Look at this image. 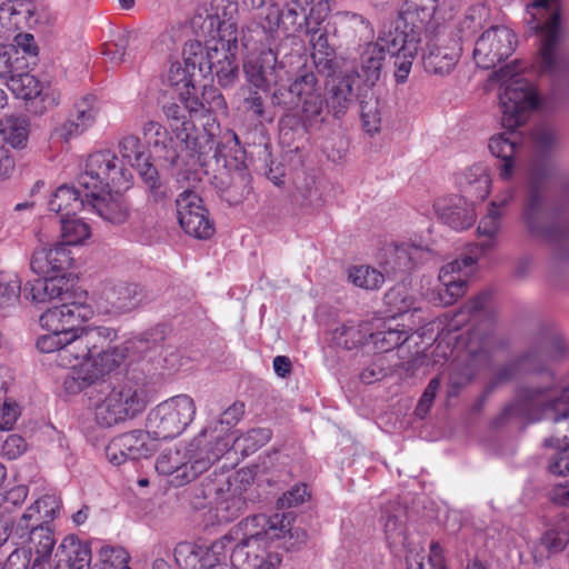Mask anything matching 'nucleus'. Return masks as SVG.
<instances>
[{"instance_id":"obj_1","label":"nucleus","mask_w":569,"mask_h":569,"mask_svg":"<svg viewBox=\"0 0 569 569\" xmlns=\"http://www.w3.org/2000/svg\"><path fill=\"white\" fill-rule=\"evenodd\" d=\"M292 520L291 512L248 517L209 547L179 543L176 562L181 569H279L271 543L290 532Z\"/></svg>"},{"instance_id":"obj_2","label":"nucleus","mask_w":569,"mask_h":569,"mask_svg":"<svg viewBox=\"0 0 569 569\" xmlns=\"http://www.w3.org/2000/svg\"><path fill=\"white\" fill-rule=\"evenodd\" d=\"M121 159L114 151L103 149L91 152L84 162L79 184L87 190V201L92 211L104 221L121 224L129 217V206L122 192L133 184V173L142 174L140 139L129 136L120 142Z\"/></svg>"},{"instance_id":"obj_3","label":"nucleus","mask_w":569,"mask_h":569,"mask_svg":"<svg viewBox=\"0 0 569 569\" xmlns=\"http://www.w3.org/2000/svg\"><path fill=\"white\" fill-rule=\"evenodd\" d=\"M495 77L501 82V123L509 131L493 134L488 147L492 156L501 160L498 166L500 179L508 181L515 173V156L522 146V139L515 129L527 121L538 99L533 86L519 73L511 72L510 67L501 68Z\"/></svg>"},{"instance_id":"obj_4","label":"nucleus","mask_w":569,"mask_h":569,"mask_svg":"<svg viewBox=\"0 0 569 569\" xmlns=\"http://www.w3.org/2000/svg\"><path fill=\"white\" fill-rule=\"evenodd\" d=\"M194 33L206 40L201 44L200 73L214 76L222 88L232 87L238 79V32L233 22L220 20L211 8H200L191 18Z\"/></svg>"},{"instance_id":"obj_5","label":"nucleus","mask_w":569,"mask_h":569,"mask_svg":"<svg viewBox=\"0 0 569 569\" xmlns=\"http://www.w3.org/2000/svg\"><path fill=\"white\" fill-rule=\"evenodd\" d=\"M549 376L543 385L522 388L506 413L530 422L551 420L552 435L543 441L545 448H557L569 443V375L557 385H549Z\"/></svg>"},{"instance_id":"obj_6","label":"nucleus","mask_w":569,"mask_h":569,"mask_svg":"<svg viewBox=\"0 0 569 569\" xmlns=\"http://www.w3.org/2000/svg\"><path fill=\"white\" fill-rule=\"evenodd\" d=\"M197 407L184 393L173 396L150 410L144 432L154 440H168L180 436L194 420Z\"/></svg>"},{"instance_id":"obj_7","label":"nucleus","mask_w":569,"mask_h":569,"mask_svg":"<svg viewBox=\"0 0 569 569\" xmlns=\"http://www.w3.org/2000/svg\"><path fill=\"white\" fill-rule=\"evenodd\" d=\"M193 98L199 104L196 110L184 109L179 103L171 102L163 107L167 118L170 120V128L179 143L186 149L192 148L194 124L188 119L189 117H216L227 116L228 104L222 93L212 86H204L201 99L198 97L197 90Z\"/></svg>"},{"instance_id":"obj_8","label":"nucleus","mask_w":569,"mask_h":569,"mask_svg":"<svg viewBox=\"0 0 569 569\" xmlns=\"http://www.w3.org/2000/svg\"><path fill=\"white\" fill-rule=\"evenodd\" d=\"M272 100L286 109L301 104V120L306 129L323 121V99L318 78L312 71L297 77L288 88L278 87Z\"/></svg>"},{"instance_id":"obj_9","label":"nucleus","mask_w":569,"mask_h":569,"mask_svg":"<svg viewBox=\"0 0 569 569\" xmlns=\"http://www.w3.org/2000/svg\"><path fill=\"white\" fill-rule=\"evenodd\" d=\"M209 429H202L186 447L163 450L157 458L156 470L170 477V483L184 486L208 470V460L199 458L198 450Z\"/></svg>"},{"instance_id":"obj_10","label":"nucleus","mask_w":569,"mask_h":569,"mask_svg":"<svg viewBox=\"0 0 569 569\" xmlns=\"http://www.w3.org/2000/svg\"><path fill=\"white\" fill-rule=\"evenodd\" d=\"M87 395L96 420L102 427L133 418L141 409L138 393L130 388L116 390L106 382H98Z\"/></svg>"},{"instance_id":"obj_11","label":"nucleus","mask_w":569,"mask_h":569,"mask_svg":"<svg viewBox=\"0 0 569 569\" xmlns=\"http://www.w3.org/2000/svg\"><path fill=\"white\" fill-rule=\"evenodd\" d=\"M558 0H533L527 11L533 28L540 33L539 68L548 74L559 69L556 48L560 38V17Z\"/></svg>"},{"instance_id":"obj_12","label":"nucleus","mask_w":569,"mask_h":569,"mask_svg":"<svg viewBox=\"0 0 569 569\" xmlns=\"http://www.w3.org/2000/svg\"><path fill=\"white\" fill-rule=\"evenodd\" d=\"M254 473L249 468L239 469L219 479L214 491V512L218 522L238 518L247 508V492L252 486Z\"/></svg>"},{"instance_id":"obj_13","label":"nucleus","mask_w":569,"mask_h":569,"mask_svg":"<svg viewBox=\"0 0 569 569\" xmlns=\"http://www.w3.org/2000/svg\"><path fill=\"white\" fill-rule=\"evenodd\" d=\"M201 61V42L199 40L189 41L183 48L182 62L171 63L168 70L167 83L184 109L196 110V107L199 106L193 93L197 90L194 74L196 70L200 72Z\"/></svg>"},{"instance_id":"obj_14","label":"nucleus","mask_w":569,"mask_h":569,"mask_svg":"<svg viewBox=\"0 0 569 569\" xmlns=\"http://www.w3.org/2000/svg\"><path fill=\"white\" fill-rule=\"evenodd\" d=\"M479 256L466 254L445 264L439 271L440 287L429 298L433 303L442 306L453 305L466 293L467 281L475 272Z\"/></svg>"},{"instance_id":"obj_15","label":"nucleus","mask_w":569,"mask_h":569,"mask_svg":"<svg viewBox=\"0 0 569 569\" xmlns=\"http://www.w3.org/2000/svg\"><path fill=\"white\" fill-rule=\"evenodd\" d=\"M516 36L506 26H495L481 33L473 49V59L478 67L490 69L503 61L515 51Z\"/></svg>"},{"instance_id":"obj_16","label":"nucleus","mask_w":569,"mask_h":569,"mask_svg":"<svg viewBox=\"0 0 569 569\" xmlns=\"http://www.w3.org/2000/svg\"><path fill=\"white\" fill-rule=\"evenodd\" d=\"M99 113L100 106L94 96L81 97L76 101L70 117L52 127L50 139L54 142L68 143L93 127Z\"/></svg>"},{"instance_id":"obj_17","label":"nucleus","mask_w":569,"mask_h":569,"mask_svg":"<svg viewBox=\"0 0 569 569\" xmlns=\"http://www.w3.org/2000/svg\"><path fill=\"white\" fill-rule=\"evenodd\" d=\"M106 328H81L66 336L56 362L60 367L79 368L106 342Z\"/></svg>"},{"instance_id":"obj_18","label":"nucleus","mask_w":569,"mask_h":569,"mask_svg":"<svg viewBox=\"0 0 569 569\" xmlns=\"http://www.w3.org/2000/svg\"><path fill=\"white\" fill-rule=\"evenodd\" d=\"M176 207L179 224L186 233L198 239H208L213 234V223L197 192L182 191L176 200Z\"/></svg>"},{"instance_id":"obj_19","label":"nucleus","mask_w":569,"mask_h":569,"mask_svg":"<svg viewBox=\"0 0 569 569\" xmlns=\"http://www.w3.org/2000/svg\"><path fill=\"white\" fill-rule=\"evenodd\" d=\"M92 308L84 302H67L44 311L39 319L40 326L52 332L69 336L79 330L81 322L92 318Z\"/></svg>"},{"instance_id":"obj_20","label":"nucleus","mask_w":569,"mask_h":569,"mask_svg":"<svg viewBox=\"0 0 569 569\" xmlns=\"http://www.w3.org/2000/svg\"><path fill=\"white\" fill-rule=\"evenodd\" d=\"M390 31L381 32L376 41H367L358 46V62L356 78L362 79L367 87L372 88L380 79L386 53L390 50L388 44Z\"/></svg>"},{"instance_id":"obj_21","label":"nucleus","mask_w":569,"mask_h":569,"mask_svg":"<svg viewBox=\"0 0 569 569\" xmlns=\"http://www.w3.org/2000/svg\"><path fill=\"white\" fill-rule=\"evenodd\" d=\"M420 38L417 31L401 30L396 27L390 30L389 53L395 56V80L398 84L405 83L411 72L412 62L419 50Z\"/></svg>"},{"instance_id":"obj_22","label":"nucleus","mask_w":569,"mask_h":569,"mask_svg":"<svg viewBox=\"0 0 569 569\" xmlns=\"http://www.w3.org/2000/svg\"><path fill=\"white\" fill-rule=\"evenodd\" d=\"M443 34H437L435 40L427 43L422 53L423 68L428 73L445 76L450 73L459 61L461 47L453 40L449 46H443Z\"/></svg>"},{"instance_id":"obj_23","label":"nucleus","mask_w":569,"mask_h":569,"mask_svg":"<svg viewBox=\"0 0 569 569\" xmlns=\"http://www.w3.org/2000/svg\"><path fill=\"white\" fill-rule=\"evenodd\" d=\"M283 69L278 63L277 53L271 49L261 51L258 57L249 58L243 63V72L247 81L257 89L267 90L270 84H278L282 77L279 74Z\"/></svg>"},{"instance_id":"obj_24","label":"nucleus","mask_w":569,"mask_h":569,"mask_svg":"<svg viewBox=\"0 0 569 569\" xmlns=\"http://www.w3.org/2000/svg\"><path fill=\"white\" fill-rule=\"evenodd\" d=\"M71 251L61 243L52 247H39L31 257V270L39 276L60 274L67 277V271L72 266Z\"/></svg>"},{"instance_id":"obj_25","label":"nucleus","mask_w":569,"mask_h":569,"mask_svg":"<svg viewBox=\"0 0 569 569\" xmlns=\"http://www.w3.org/2000/svg\"><path fill=\"white\" fill-rule=\"evenodd\" d=\"M7 87L17 98L23 100L39 97L46 109L60 103L61 96L57 89L50 86L43 87L33 74L28 72L11 74Z\"/></svg>"},{"instance_id":"obj_26","label":"nucleus","mask_w":569,"mask_h":569,"mask_svg":"<svg viewBox=\"0 0 569 569\" xmlns=\"http://www.w3.org/2000/svg\"><path fill=\"white\" fill-rule=\"evenodd\" d=\"M437 217L455 230L471 227L476 220L475 209L469 200L460 196H450L435 202Z\"/></svg>"},{"instance_id":"obj_27","label":"nucleus","mask_w":569,"mask_h":569,"mask_svg":"<svg viewBox=\"0 0 569 569\" xmlns=\"http://www.w3.org/2000/svg\"><path fill=\"white\" fill-rule=\"evenodd\" d=\"M490 169L485 163L472 164L459 179L461 197L470 202L483 201L490 193Z\"/></svg>"},{"instance_id":"obj_28","label":"nucleus","mask_w":569,"mask_h":569,"mask_svg":"<svg viewBox=\"0 0 569 569\" xmlns=\"http://www.w3.org/2000/svg\"><path fill=\"white\" fill-rule=\"evenodd\" d=\"M54 557L58 563H64L69 569H92L90 545L76 535H68L61 540Z\"/></svg>"},{"instance_id":"obj_29","label":"nucleus","mask_w":569,"mask_h":569,"mask_svg":"<svg viewBox=\"0 0 569 569\" xmlns=\"http://www.w3.org/2000/svg\"><path fill=\"white\" fill-rule=\"evenodd\" d=\"M138 289V284L133 283H108L103 287L100 299L106 302V309L108 312H128L139 302Z\"/></svg>"},{"instance_id":"obj_30","label":"nucleus","mask_w":569,"mask_h":569,"mask_svg":"<svg viewBox=\"0 0 569 569\" xmlns=\"http://www.w3.org/2000/svg\"><path fill=\"white\" fill-rule=\"evenodd\" d=\"M420 248L409 243H389L379 253V263L387 274L409 269L418 259Z\"/></svg>"},{"instance_id":"obj_31","label":"nucleus","mask_w":569,"mask_h":569,"mask_svg":"<svg viewBox=\"0 0 569 569\" xmlns=\"http://www.w3.org/2000/svg\"><path fill=\"white\" fill-rule=\"evenodd\" d=\"M49 210L59 213L61 218L74 216L81 209H89L92 207L87 201V190L81 194L80 191L72 186H60L51 196L48 202Z\"/></svg>"},{"instance_id":"obj_32","label":"nucleus","mask_w":569,"mask_h":569,"mask_svg":"<svg viewBox=\"0 0 569 569\" xmlns=\"http://www.w3.org/2000/svg\"><path fill=\"white\" fill-rule=\"evenodd\" d=\"M412 330V327L406 328L403 325L400 328L399 325L392 327L388 322L378 325L372 322V330L369 331V341L376 351L388 352L403 345L409 339Z\"/></svg>"},{"instance_id":"obj_33","label":"nucleus","mask_w":569,"mask_h":569,"mask_svg":"<svg viewBox=\"0 0 569 569\" xmlns=\"http://www.w3.org/2000/svg\"><path fill=\"white\" fill-rule=\"evenodd\" d=\"M128 356V348L123 346L99 348L93 352L89 360L83 363V370L92 373L98 381L121 365Z\"/></svg>"},{"instance_id":"obj_34","label":"nucleus","mask_w":569,"mask_h":569,"mask_svg":"<svg viewBox=\"0 0 569 569\" xmlns=\"http://www.w3.org/2000/svg\"><path fill=\"white\" fill-rule=\"evenodd\" d=\"M42 279L34 280L30 286L29 291L31 300L38 303H44L53 299H64L70 289L69 279L66 276L53 274L42 276Z\"/></svg>"},{"instance_id":"obj_35","label":"nucleus","mask_w":569,"mask_h":569,"mask_svg":"<svg viewBox=\"0 0 569 569\" xmlns=\"http://www.w3.org/2000/svg\"><path fill=\"white\" fill-rule=\"evenodd\" d=\"M109 460L114 465L121 463H139L142 457V440L140 439V431L134 430L129 433L122 435L117 443L108 448L107 452Z\"/></svg>"},{"instance_id":"obj_36","label":"nucleus","mask_w":569,"mask_h":569,"mask_svg":"<svg viewBox=\"0 0 569 569\" xmlns=\"http://www.w3.org/2000/svg\"><path fill=\"white\" fill-rule=\"evenodd\" d=\"M236 439L233 432L223 431L218 429L217 432L208 431L202 443L199 446V458L208 460V469L210 466L219 460L224 455L233 452V440Z\"/></svg>"},{"instance_id":"obj_37","label":"nucleus","mask_w":569,"mask_h":569,"mask_svg":"<svg viewBox=\"0 0 569 569\" xmlns=\"http://www.w3.org/2000/svg\"><path fill=\"white\" fill-rule=\"evenodd\" d=\"M372 322L347 321L332 332V340L338 347L347 350L359 348L369 342Z\"/></svg>"},{"instance_id":"obj_38","label":"nucleus","mask_w":569,"mask_h":569,"mask_svg":"<svg viewBox=\"0 0 569 569\" xmlns=\"http://www.w3.org/2000/svg\"><path fill=\"white\" fill-rule=\"evenodd\" d=\"M355 80L356 76L353 73H347L332 80L329 89L328 104L332 109L335 117L343 116L351 104Z\"/></svg>"},{"instance_id":"obj_39","label":"nucleus","mask_w":569,"mask_h":569,"mask_svg":"<svg viewBox=\"0 0 569 569\" xmlns=\"http://www.w3.org/2000/svg\"><path fill=\"white\" fill-rule=\"evenodd\" d=\"M547 212L543 197L538 190H531L523 210V220L529 231L539 237H549L545 228Z\"/></svg>"},{"instance_id":"obj_40","label":"nucleus","mask_w":569,"mask_h":569,"mask_svg":"<svg viewBox=\"0 0 569 569\" xmlns=\"http://www.w3.org/2000/svg\"><path fill=\"white\" fill-rule=\"evenodd\" d=\"M315 0H288L281 11V28L288 34H300L305 30V12Z\"/></svg>"},{"instance_id":"obj_41","label":"nucleus","mask_w":569,"mask_h":569,"mask_svg":"<svg viewBox=\"0 0 569 569\" xmlns=\"http://www.w3.org/2000/svg\"><path fill=\"white\" fill-rule=\"evenodd\" d=\"M30 123L26 117L10 116L1 123L3 139L13 148L22 149L27 146Z\"/></svg>"},{"instance_id":"obj_42","label":"nucleus","mask_w":569,"mask_h":569,"mask_svg":"<svg viewBox=\"0 0 569 569\" xmlns=\"http://www.w3.org/2000/svg\"><path fill=\"white\" fill-rule=\"evenodd\" d=\"M385 302L389 307L390 312L397 315H405L411 310L415 315L420 311L419 308L416 307V297L412 290L403 283L391 288L385 295Z\"/></svg>"},{"instance_id":"obj_43","label":"nucleus","mask_w":569,"mask_h":569,"mask_svg":"<svg viewBox=\"0 0 569 569\" xmlns=\"http://www.w3.org/2000/svg\"><path fill=\"white\" fill-rule=\"evenodd\" d=\"M62 243L67 246H77L83 243L91 236L90 226L76 214L60 218Z\"/></svg>"},{"instance_id":"obj_44","label":"nucleus","mask_w":569,"mask_h":569,"mask_svg":"<svg viewBox=\"0 0 569 569\" xmlns=\"http://www.w3.org/2000/svg\"><path fill=\"white\" fill-rule=\"evenodd\" d=\"M500 217L501 212L498 210V203L491 202L487 214L480 220L478 226L479 236L487 237L486 240L476 244V249L480 251V254L492 248L493 240L500 229Z\"/></svg>"},{"instance_id":"obj_45","label":"nucleus","mask_w":569,"mask_h":569,"mask_svg":"<svg viewBox=\"0 0 569 569\" xmlns=\"http://www.w3.org/2000/svg\"><path fill=\"white\" fill-rule=\"evenodd\" d=\"M271 439V431L268 428H253L233 440V452L247 457L256 452Z\"/></svg>"},{"instance_id":"obj_46","label":"nucleus","mask_w":569,"mask_h":569,"mask_svg":"<svg viewBox=\"0 0 569 569\" xmlns=\"http://www.w3.org/2000/svg\"><path fill=\"white\" fill-rule=\"evenodd\" d=\"M406 561L407 569H446L443 550L437 542L431 543L427 561L422 550L416 549L408 552Z\"/></svg>"},{"instance_id":"obj_47","label":"nucleus","mask_w":569,"mask_h":569,"mask_svg":"<svg viewBox=\"0 0 569 569\" xmlns=\"http://www.w3.org/2000/svg\"><path fill=\"white\" fill-rule=\"evenodd\" d=\"M333 22L337 28L349 30L359 38H372L375 34L373 27L362 16L349 11L337 12L333 16Z\"/></svg>"},{"instance_id":"obj_48","label":"nucleus","mask_w":569,"mask_h":569,"mask_svg":"<svg viewBox=\"0 0 569 569\" xmlns=\"http://www.w3.org/2000/svg\"><path fill=\"white\" fill-rule=\"evenodd\" d=\"M305 34L309 38V43L312 48V58L316 64H323V67L330 64L335 56V49L328 42L327 32L322 31L320 28L308 27V32Z\"/></svg>"},{"instance_id":"obj_49","label":"nucleus","mask_w":569,"mask_h":569,"mask_svg":"<svg viewBox=\"0 0 569 569\" xmlns=\"http://www.w3.org/2000/svg\"><path fill=\"white\" fill-rule=\"evenodd\" d=\"M22 280L14 271H0V308L17 306L21 297Z\"/></svg>"},{"instance_id":"obj_50","label":"nucleus","mask_w":569,"mask_h":569,"mask_svg":"<svg viewBox=\"0 0 569 569\" xmlns=\"http://www.w3.org/2000/svg\"><path fill=\"white\" fill-rule=\"evenodd\" d=\"M349 280L366 290L379 289L385 282V274L370 266H353L348 270Z\"/></svg>"},{"instance_id":"obj_51","label":"nucleus","mask_w":569,"mask_h":569,"mask_svg":"<svg viewBox=\"0 0 569 569\" xmlns=\"http://www.w3.org/2000/svg\"><path fill=\"white\" fill-rule=\"evenodd\" d=\"M30 10L22 1H7L0 7V23L11 30L20 28L28 19Z\"/></svg>"},{"instance_id":"obj_52","label":"nucleus","mask_w":569,"mask_h":569,"mask_svg":"<svg viewBox=\"0 0 569 569\" xmlns=\"http://www.w3.org/2000/svg\"><path fill=\"white\" fill-rule=\"evenodd\" d=\"M439 0H406L405 14L412 23L428 26L436 13Z\"/></svg>"},{"instance_id":"obj_53","label":"nucleus","mask_w":569,"mask_h":569,"mask_svg":"<svg viewBox=\"0 0 569 569\" xmlns=\"http://www.w3.org/2000/svg\"><path fill=\"white\" fill-rule=\"evenodd\" d=\"M129 553L122 547L104 546L99 551V561L92 569H131L128 566Z\"/></svg>"},{"instance_id":"obj_54","label":"nucleus","mask_w":569,"mask_h":569,"mask_svg":"<svg viewBox=\"0 0 569 569\" xmlns=\"http://www.w3.org/2000/svg\"><path fill=\"white\" fill-rule=\"evenodd\" d=\"M97 380L88 370H83L81 362L79 368H71V371L66 376L62 382V389L67 395H77L90 387V390L97 386Z\"/></svg>"},{"instance_id":"obj_55","label":"nucleus","mask_w":569,"mask_h":569,"mask_svg":"<svg viewBox=\"0 0 569 569\" xmlns=\"http://www.w3.org/2000/svg\"><path fill=\"white\" fill-rule=\"evenodd\" d=\"M134 40H138V32L130 31L121 34L114 42L103 46L102 54L112 66H118L126 61L127 48Z\"/></svg>"},{"instance_id":"obj_56","label":"nucleus","mask_w":569,"mask_h":569,"mask_svg":"<svg viewBox=\"0 0 569 569\" xmlns=\"http://www.w3.org/2000/svg\"><path fill=\"white\" fill-rule=\"evenodd\" d=\"M569 542V519H561L541 537V543L550 551L562 550Z\"/></svg>"},{"instance_id":"obj_57","label":"nucleus","mask_w":569,"mask_h":569,"mask_svg":"<svg viewBox=\"0 0 569 569\" xmlns=\"http://www.w3.org/2000/svg\"><path fill=\"white\" fill-rule=\"evenodd\" d=\"M148 192V201L159 203L167 198V186L160 179L157 169L150 164L144 163V192Z\"/></svg>"},{"instance_id":"obj_58","label":"nucleus","mask_w":569,"mask_h":569,"mask_svg":"<svg viewBox=\"0 0 569 569\" xmlns=\"http://www.w3.org/2000/svg\"><path fill=\"white\" fill-rule=\"evenodd\" d=\"M488 9L482 4L470 7L463 19L459 23L460 38H468L472 36L488 18Z\"/></svg>"},{"instance_id":"obj_59","label":"nucleus","mask_w":569,"mask_h":569,"mask_svg":"<svg viewBox=\"0 0 569 569\" xmlns=\"http://www.w3.org/2000/svg\"><path fill=\"white\" fill-rule=\"evenodd\" d=\"M27 539H29V541L34 546L38 555L33 563H40V559L44 560L51 556L56 540L53 531L49 526L33 531V533L27 537Z\"/></svg>"},{"instance_id":"obj_60","label":"nucleus","mask_w":569,"mask_h":569,"mask_svg":"<svg viewBox=\"0 0 569 569\" xmlns=\"http://www.w3.org/2000/svg\"><path fill=\"white\" fill-rule=\"evenodd\" d=\"M488 302V296L481 295L470 301H468L460 310L457 312L449 323H447L448 331L458 330L463 322H466L470 317H475L478 312L483 310Z\"/></svg>"},{"instance_id":"obj_61","label":"nucleus","mask_w":569,"mask_h":569,"mask_svg":"<svg viewBox=\"0 0 569 569\" xmlns=\"http://www.w3.org/2000/svg\"><path fill=\"white\" fill-rule=\"evenodd\" d=\"M243 412V405L233 403L222 412L219 419L211 421L203 429H209L212 433L217 432L218 429H220L221 432H232L231 428L242 418Z\"/></svg>"},{"instance_id":"obj_62","label":"nucleus","mask_w":569,"mask_h":569,"mask_svg":"<svg viewBox=\"0 0 569 569\" xmlns=\"http://www.w3.org/2000/svg\"><path fill=\"white\" fill-rule=\"evenodd\" d=\"M32 505L38 511L43 526H49L61 508V501L56 495H44Z\"/></svg>"},{"instance_id":"obj_63","label":"nucleus","mask_w":569,"mask_h":569,"mask_svg":"<svg viewBox=\"0 0 569 569\" xmlns=\"http://www.w3.org/2000/svg\"><path fill=\"white\" fill-rule=\"evenodd\" d=\"M40 520V516L33 505L29 506L26 511L21 515L20 519L16 525V532L20 538H27L33 533V531L43 528Z\"/></svg>"},{"instance_id":"obj_64","label":"nucleus","mask_w":569,"mask_h":569,"mask_svg":"<svg viewBox=\"0 0 569 569\" xmlns=\"http://www.w3.org/2000/svg\"><path fill=\"white\" fill-rule=\"evenodd\" d=\"M550 449L553 450V453L549 458V471L558 476L569 473V443L561 445L559 449Z\"/></svg>"}]
</instances>
